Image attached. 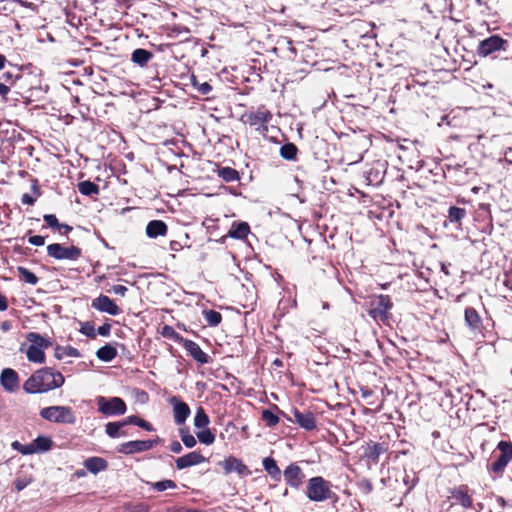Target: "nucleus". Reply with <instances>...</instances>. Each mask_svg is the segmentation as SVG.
I'll use <instances>...</instances> for the list:
<instances>
[{"label": "nucleus", "mask_w": 512, "mask_h": 512, "mask_svg": "<svg viewBox=\"0 0 512 512\" xmlns=\"http://www.w3.org/2000/svg\"><path fill=\"white\" fill-rule=\"evenodd\" d=\"M65 382L60 372L45 367L35 371L23 384V390L29 394L45 393L61 387Z\"/></svg>", "instance_id": "1"}, {"label": "nucleus", "mask_w": 512, "mask_h": 512, "mask_svg": "<svg viewBox=\"0 0 512 512\" xmlns=\"http://www.w3.org/2000/svg\"><path fill=\"white\" fill-rule=\"evenodd\" d=\"M7 307L8 304L6 297L0 294V311H5Z\"/></svg>", "instance_id": "57"}, {"label": "nucleus", "mask_w": 512, "mask_h": 512, "mask_svg": "<svg viewBox=\"0 0 512 512\" xmlns=\"http://www.w3.org/2000/svg\"><path fill=\"white\" fill-rule=\"evenodd\" d=\"M218 176L226 182H233L239 179L238 172L231 167H222L218 169Z\"/></svg>", "instance_id": "32"}, {"label": "nucleus", "mask_w": 512, "mask_h": 512, "mask_svg": "<svg viewBox=\"0 0 512 512\" xmlns=\"http://www.w3.org/2000/svg\"><path fill=\"white\" fill-rule=\"evenodd\" d=\"M26 486H27V482L22 481V480H18V481L15 483V487H16V489H17L18 491L23 490Z\"/></svg>", "instance_id": "59"}, {"label": "nucleus", "mask_w": 512, "mask_h": 512, "mask_svg": "<svg viewBox=\"0 0 512 512\" xmlns=\"http://www.w3.org/2000/svg\"><path fill=\"white\" fill-rule=\"evenodd\" d=\"M107 466V461L101 457H90L84 462V467L93 474L104 471Z\"/></svg>", "instance_id": "23"}, {"label": "nucleus", "mask_w": 512, "mask_h": 512, "mask_svg": "<svg viewBox=\"0 0 512 512\" xmlns=\"http://www.w3.org/2000/svg\"><path fill=\"white\" fill-rule=\"evenodd\" d=\"M19 78V74H14L12 71H5L2 73L0 79L8 84H13Z\"/></svg>", "instance_id": "47"}, {"label": "nucleus", "mask_w": 512, "mask_h": 512, "mask_svg": "<svg viewBox=\"0 0 512 512\" xmlns=\"http://www.w3.org/2000/svg\"><path fill=\"white\" fill-rule=\"evenodd\" d=\"M53 446V441L51 438L46 436H38L31 442V447L34 453L46 452L50 450Z\"/></svg>", "instance_id": "26"}, {"label": "nucleus", "mask_w": 512, "mask_h": 512, "mask_svg": "<svg viewBox=\"0 0 512 512\" xmlns=\"http://www.w3.org/2000/svg\"><path fill=\"white\" fill-rule=\"evenodd\" d=\"M80 332L90 338L96 337V330L91 322L81 323Z\"/></svg>", "instance_id": "45"}, {"label": "nucleus", "mask_w": 512, "mask_h": 512, "mask_svg": "<svg viewBox=\"0 0 512 512\" xmlns=\"http://www.w3.org/2000/svg\"><path fill=\"white\" fill-rule=\"evenodd\" d=\"M40 416L49 421L58 424H74L76 422V415L73 409L69 406H49L40 410Z\"/></svg>", "instance_id": "3"}, {"label": "nucleus", "mask_w": 512, "mask_h": 512, "mask_svg": "<svg viewBox=\"0 0 512 512\" xmlns=\"http://www.w3.org/2000/svg\"><path fill=\"white\" fill-rule=\"evenodd\" d=\"M78 190L81 194L86 196L98 195L99 187L91 181H82L78 183Z\"/></svg>", "instance_id": "30"}, {"label": "nucleus", "mask_w": 512, "mask_h": 512, "mask_svg": "<svg viewBox=\"0 0 512 512\" xmlns=\"http://www.w3.org/2000/svg\"><path fill=\"white\" fill-rule=\"evenodd\" d=\"M96 356L101 361L110 362L117 356V349L110 344H106L97 350Z\"/></svg>", "instance_id": "27"}, {"label": "nucleus", "mask_w": 512, "mask_h": 512, "mask_svg": "<svg viewBox=\"0 0 512 512\" xmlns=\"http://www.w3.org/2000/svg\"><path fill=\"white\" fill-rule=\"evenodd\" d=\"M110 330V324L105 323L97 329L96 334L107 337L110 334Z\"/></svg>", "instance_id": "50"}, {"label": "nucleus", "mask_w": 512, "mask_h": 512, "mask_svg": "<svg viewBox=\"0 0 512 512\" xmlns=\"http://www.w3.org/2000/svg\"><path fill=\"white\" fill-rule=\"evenodd\" d=\"M0 384L7 392H14L19 386L18 374L11 368H5L0 375Z\"/></svg>", "instance_id": "17"}, {"label": "nucleus", "mask_w": 512, "mask_h": 512, "mask_svg": "<svg viewBox=\"0 0 512 512\" xmlns=\"http://www.w3.org/2000/svg\"><path fill=\"white\" fill-rule=\"evenodd\" d=\"M98 410L105 415H122L126 412V404L119 397H112L106 399L99 397L97 399Z\"/></svg>", "instance_id": "8"}, {"label": "nucleus", "mask_w": 512, "mask_h": 512, "mask_svg": "<svg viewBox=\"0 0 512 512\" xmlns=\"http://www.w3.org/2000/svg\"><path fill=\"white\" fill-rule=\"evenodd\" d=\"M11 446L14 450L20 452L23 455L33 454V449L31 447V443H29L27 445H23L19 441H14Z\"/></svg>", "instance_id": "44"}, {"label": "nucleus", "mask_w": 512, "mask_h": 512, "mask_svg": "<svg viewBox=\"0 0 512 512\" xmlns=\"http://www.w3.org/2000/svg\"><path fill=\"white\" fill-rule=\"evenodd\" d=\"M332 496L331 484L321 476L312 477L307 484V497L314 502H323Z\"/></svg>", "instance_id": "4"}, {"label": "nucleus", "mask_w": 512, "mask_h": 512, "mask_svg": "<svg viewBox=\"0 0 512 512\" xmlns=\"http://www.w3.org/2000/svg\"><path fill=\"white\" fill-rule=\"evenodd\" d=\"M261 418L268 427H274L279 423V417L271 410H263Z\"/></svg>", "instance_id": "39"}, {"label": "nucleus", "mask_w": 512, "mask_h": 512, "mask_svg": "<svg viewBox=\"0 0 512 512\" xmlns=\"http://www.w3.org/2000/svg\"><path fill=\"white\" fill-rule=\"evenodd\" d=\"M47 254L56 260L77 261L81 257L82 251L77 246H63L59 243H53L47 246Z\"/></svg>", "instance_id": "6"}, {"label": "nucleus", "mask_w": 512, "mask_h": 512, "mask_svg": "<svg viewBox=\"0 0 512 512\" xmlns=\"http://www.w3.org/2000/svg\"><path fill=\"white\" fill-rule=\"evenodd\" d=\"M210 423L208 415L202 407H199L194 417V425L196 428H205Z\"/></svg>", "instance_id": "35"}, {"label": "nucleus", "mask_w": 512, "mask_h": 512, "mask_svg": "<svg viewBox=\"0 0 512 512\" xmlns=\"http://www.w3.org/2000/svg\"><path fill=\"white\" fill-rule=\"evenodd\" d=\"M203 316L207 324L210 326H217L222 321V315L215 310H204Z\"/></svg>", "instance_id": "36"}, {"label": "nucleus", "mask_w": 512, "mask_h": 512, "mask_svg": "<svg viewBox=\"0 0 512 512\" xmlns=\"http://www.w3.org/2000/svg\"><path fill=\"white\" fill-rule=\"evenodd\" d=\"M161 335L165 338H169L174 340L177 343L182 344L185 338H183L179 333L175 331L172 326L165 325L162 327Z\"/></svg>", "instance_id": "37"}, {"label": "nucleus", "mask_w": 512, "mask_h": 512, "mask_svg": "<svg viewBox=\"0 0 512 512\" xmlns=\"http://www.w3.org/2000/svg\"><path fill=\"white\" fill-rule=\"evenodd\" d=\"M219 465L223 467L226 474L236 472L239 475H244L248 473L247 466L243 464V462L240 459L235 458L233 456H230L225 460L221 461Z\"/></svg>", "instance_id": "18"}, {"label": "nucleus", "mask_w": 512, "mask_h": 512, "mask_svg": "<svg viewBox=\"0 0 512 512\" xmlns=\"http://www.w3.org/2000/svg\"><path fill=\"white\" fill-rule=\"evenodd\" d=\"M283 476L288 485L293 488H298L303 479V473L299 466L290 464L283 472Z\"/></svg>", "instance_id": "19"}, {"label": "nucleus", "mask_w": 512, "mask_h": 512, "mask_svg": "<svg viewBox=\"0 0 512 512\" xmlns=\"http://www.w3.org/2000/svg\"><path fill=\"white\" fill-rule=\"evenodd\" d=\"M393 303L388 295H378L370 301L368 315L375 321L386 322L389 319V311Z\"/></svg>", "instance_id": "5"}, {"label": "nucleus", "mask_w": 512, "mask_h": 512, "mask_svg": "<svg viewBox=\"0 0 512 512\" xmlns=\"http://www.w3.org/2000/svg\"><path fill=\"white\" fill-rule=\"evenodd\" d=\"M18 275L22 280L31 285H36L39 281L38 277L25 267H17Z\"/></svg>", "instance_id": "34"}, {"label": "nucleus", "mask_w": 512, "mask_h": 512, "mask_svg": "<svg viewBox=\"0 0 512 512\" xmlns=\"http://www.w3.org/2000/svg\"><path fill=\"white\" fill-rule=\"evenodd\" d=\"M197 437L201 443L206 445H211L215 441V435L210 431V429H204L197 432Z\"/></svg>", "instance_id": "41"}, {"label": "nucleus", "mask_w": 512, "mask_h": 512, "mask_svg": "<svg viewBox=\"0 0 512 512\" xmlns=\"http://www.w3.org/2000/svg\"><path fill=\"white\" fill-rule=\"evenodd\" d=\"M12 328V323L10 321H4L1 323V330L3 332H8Z\"/></svg>", "instance_id": "58"}, {"label": "nucleus", "mask_w": 512, "mask_h": 512, "mask_svg": "<svg viewBox=\"0 0 512 512\" xmlns=\"http://www.w3.org/2000/svg\"><path fill=\"white\" fill-rule=\"evenodd\" d=\"M453 498H455L462 507L468 509L472 507V498L468 495L467 489L460 487L453 492Z\"/></svg>", "instance_id": "29"}, {"label": "nucleus", "mask_w": 512, "mask_h": 512, "mask_svg": "<svg viewBox=\"0 0 512 512\" xmlns=\"http://www.w3.org/2000/svg\"><path fill=\"white\" fill-rule=\"evenodd\" d=\"M155 441L153 440H135L121 444L119 452L125 454H132L143 452L153 448Z\"/></svg>", "instance_id": "13"}, {"label": "nucleus", "mask_w": 512, "mask_h": 512, "mask_svg": "<svg viewBox=\"0 0 512 512\" xmlns=\"http://www.w3.org/2000/svg\"><path fill=\"white\" fill-rule=\"evenodd\" d=\"M250 233V227L246 222L234 223L228 232V236L235 239H245Z\"/></svg>", "instance_id": "25"}, {"label": "nucleus", "mask_w": 512, "mask_h": 512, "mask_svg": "<svg viewBox=\"0 0 512 512\" xmlns=\"http://www.w3.org/2000/svg\"><path fill=\"white\" fill-rule=\"evenodd\" d=\"M63 355L64 354H63L62 348L58 347L56 349V353H55L56 358L61 359L63 357Z\"/></svg>", "instance_id": "64"}, {"label": "nucleus", "mask_w": 512, "mask_h": 512, "mask_svg": "<svg viewBox=\"0 0 512 512\" xmlns=\"http://www.w3.org/2000/svg\"><path fill=\"white\" fill-rule=\"evenodd\" d=\"M169 403L173 406V416L177 425L185 423L189 417L191 411L185 402L181 401L177 396H173L169 399Z\"/></svg>", "instance_id": "11"}, {"label": "nucleus", "mask_w": 512, "mask_h": 512, "mask_svg": "<svg viewBox=\"0 0 512 512\" xmlns=\"http://www.w3.org/2000/svg\"><path fill=\"white\" fill-rule=\"evenodd\" d=\"M126 425V422H109L105 426V431L107 435L111 438H116L124 435V432H121V428Z\"/></svg>", "instance_id": "31"}, {"label": "nucleus", "mask_w": 512, "mask_h": 512, "mask_svg": "<svg viewBox=\"0 0 512 512\" xmlns=\"http://www.w3.org/2000/svg\"><path fill=\"white\" fill-rule=\"evenodd\" d=\"M62 351H63L64 355L69 356V357H80L81 356L80 352L76 348L71 347V346L62 348Z\"/></svg>", "instance_id": "49"}, {"label": "nucleus", "mask_w": 512, "mask_h": 512, "mask_svg": "<svg viewBox=\"0 0 512 512\" xmlns=\"http://www.w3.org/2000/svg\"><path fill=\"white\" fill-rule=\"evenodd\" d=\"M387 447L384 443H371L365 449V457L374 463H377L381 454L386 452Z\"/></svg>", "instance_id": "22"}, {"label": "nucleus", "mask_w": 512, "mask_h": 512, "mask_svg": "<svg viewBox=\"0 0 512 512\" xmlns=\"http://www.w3.org/2000/svg\"><path fill=\"white\" fill-rule=\"evenodd\" d=\"M137 426H139L147 431L153 430V427L151 426V424L141 418H139Z\"/></svg>", "instance_id": "53"}, {"label": "nucleus", "mask_w": 512, "mask_h": 512, "mask_svg": "<svg viewBox=\"0 0 512 512\" xmlns=\"http://www.w3.org/2000/svg\"><path fill=\"white\" fill-rule=\"evenodd\" d=\"M6 63V57L0 53V70L4 68Z\"/></svg>", "instance_id": "62"}, {"label": "nucleus", "mask_w": 512, "mask_h": 512, "mask_svg": "<svg viewBox=\"0 0 512 512\" xmlns=\"http://www.w3.org/2000/svg\"><path fill=\"white\" fill-rule=\"evenodd\" d=\"M91 306L101 312H105L109 315H118L120 313L119 307L106 295H100L95 298Z\"/></svg>", "instance_id": "12"}, {"label": "nucleus", "mask_w": 512, "mask_h": 512, "mask_svg": "<svg viewBox=\"0 0 512 512\" xmlns=\"http://www.w3.org/2000/svg\"><path fill=\"white\" fill-rule=\"evenodd\" d=\"M138 420H139V417L137 416H129L127 417L125 420H123L122 422H126V425L127 424H134V425H137L138 423Z\"/></svg>", "instance_id": "56"}, {"label": "nucleus", "mask_w": 512, "mask_h": 512, "mask_svg": "<svg viewBox=\"0 0 512 512\" xmlns=\"http://www.w3.org/2000/svg\"><path fill=\"white\" fill-rule=\"evenodd\" d=\"M508 48V41L498 35H492L480 41L477 53L479 56L487 57L496 51H506Z\"/></svg>", "instance_id": "7"}, {"label": "nucleus", "mask_w": 512, "mask_h": 512, "mask_svg": "<svg viewBox=\"0 0 512 512\" xmlns=\"http://www.w3.org/2000/svg\"><path fill=\"white\" fill-rule=\"evenodd\" d=\"M185 350L189 355L201 364H207L210 361V357L206 354L201 347L192 340L185 339L182 343Z\"/></svg>", "instance_id": "15"}, {"label": "nucleus", "mask_w": 512, "mask_h": 512, "mask_svg": "<svg viewBox=\"0 0 512 512\" xmlns=\"http://www.w3.org/2000/svg\"><path fill=\"white\" fill-rule=\"evenodd\" d=\"M153 58V53L142 48L135 49L131 54L133 63L140 67H144Z\"/></svg>", "instance_id": "24"}, {"label": "nucleus", "mask_w": 512, "mask_h": 512, "mask_svg": "<svg viewBox=\"0 0 512 512\" xmlns=\"http://www.w3.org/2000/svg\"><path fill=\"white\" fill-rule=\"evenodd\" d=\"M167 230V225L161 220H152L146 226V234L149 238L164 236Z\"/></svg>", "instance_id": "21"}, {"label": "nucleus", "mask_w": 512, "mask_h": 512, "mask_svg": "<svg viewBox=\"0 0 512 512\" xmlns=\"http://www.w3.org/2000/svg\"><path fill=\"white\" fill-rule=\"evenodd\" d=\"M263 467L265 471L275 480L279 481L281 478V470L273 458L266 457L263 460Z\"/></svg>", "instance_id": "28"}, {"label": "nucleus", "mask_w": 512, "mask_h": 512, "mask_svg": "<svg viewBox=\"0 0 512 512\" xmlns=\"http://www.w3.org/2000/svg\"><path fill=\"white\" fill-rule=\"evenodd\" d=\"M10 91V88L8 85L4 83H0V95L5 97Z\"/></svg>", "instance_id": "55"}, {"label": "nucleus", "mask_w": 512, "mask_h": 512, "mask_svg": "<svg viewBox=\"0 0 512 512\" xmlns=\"http://www.w3.org/2000/svg\"><path fill=\"white\" fill-rule=\"evenodd\" d=\"M170 450L173 452V453H180L182 451V445L180 442L178 441H174L171 443L170 445Z\"/></svg>", "instance_id": "54"}, {"label": "nucleus", "mask_w": 512, "mask_h": 512, "mask_svg": "<svg viewBox=\"0 0 512 512\" xmlns=\"http://www.w3.org/2000/svg\"><path fill=\"white\" fill-rule=\"evenodd\" d=\"M293 419L291 421H294L297 423L301 428L311 431L316 428V419L312 412L310 411H304L301 412L297 409H295L293 412Z\"/></svg>", "instance_id": "14"}, {"label": "nucleus", "mask_w": 512, "mask_h": 512, "mask_svg": "<svg viewBox=\"0 0 512 512\" xmlns=\"http://www.w3.org/2000/svg\"><path fill=\"white\" fill-rule=\"evenodd\" d=\"M44 221L47 223L48 226L51 228L60 229V223L58 222V219L53 214H46L43 216Z\"/></svg>", "instance_id": "46"}, {"label": "nucleus", "mask_w": 512, "mask_h": 512, "mask_svg": "<svg viewBox=\"0 0 512 512\" xmlns=\"http://www.w3.org/2000/svg\"><path fill=\"white\" fill-rule=\"evenodd\" d=\"M180 436L183 444L187 448H193L197 443L195 437L192 434H190L188 429L186 428L180 429Z\"/></svg>", "instance_id": "40"}, {"label": "nucleus", "mask_w": 512, "mask_h": 512, "mask_svg": "<svg viewBox=\"0 0 512 512\" xmlns=\"http://www.w3.org/2000/svg\"><path fill=\"white\" fill-rule=\"evenodd\" d=\"M192 84L202 95H207L212 91V86L208 82L198 83L196 77H192Z\"/></svg>", "instance_id": "42"}, {"label": "nucleus", "mask_w": 512, "mask_h": 512, "mask_svg": "<svg viewBox=\"0 0 512 512\" xmlns=\"http://www.w3.org/2000/svg\"><path fill=\"white\" fill-rule=\"evenodd\" d=\"M298 149L293 143H286L280 148V155L285 160H294L296 158Z\"/></svg>", "instance_id": "33"}, {"label": "nucleus", "mask_w": 512, "mask_h": 512, "mask_svg": "<svg viewBox=\"0 0 512 512\" xmlns=\"http://www.w3.org/2000/svg\"><path fill=\"white\" fill-rule=\"evenodd\" d=\"M64 230V233L67 234L68 232H70L72 230V227L67 225V224H60V231L61 230Z\"/></svg>", "instance_id": "61"}, {"label": "nucleus", "mask_w": 512, "mask_h": 512, "mask_svg": "<svg viewBox=\"0 0 512 512\" xmlns=\"http://www.w3.org/2000/svg\"><path fill=\"white\" fill-rule=\"evenodd\" d=\"M247 122L251 126H258L257 130L266 133L268 131L267 124L272 119V113L264 106L259 107L256 111L246 115Z\"/></svg>", "instance_id": "9"}, {"label": "nucleus", "mask_w": 512, "mask_h": 512, "mask_svg": "<svg viewBox=\"0 0 512 512\" xmlns=\"http://www.w3.org/2000/svg\"><path fill=\"white\" fill-rule=\"evenodd\" d=\"M21 201L23 204L32 205V204H34L36 199L34 197H32L31 195L25 193L22 195Z\"/></svg>", "instance_id": "52"}, {"label": "nucleus", "mask_w": 512, "mask_h": 512, "mask_svg": "<svg viewBox=\"0 0 512 512\" xmlns=\"http://www.w3.org/2000/svg\"><path fill=\"white\" fill-rule=\"evenodd\" d=\"M176 486V483L172 480H162L153 484V488L159 492L166 489H174Z\"/></svg>", "instance_id": "43"}, {"label": "nucleus", "mask_w": 512, "mask_h": 512, "mask_svg": "<svg viewBox=\"0 0 512 512\" xmlns=\"http://www.w3.org/2000/svg\"><path fill=\"white\" fill-rule=\"evenodd\" d=\"M361 392H362V397L366 398V399L370 398L373 394V392L370 389H362Z\"/></svg>", "instance_id": "60"}, {"label": "nucleus", "mask_w": 512, "mask_h": 512, "mask_svg": "<svg viewBox=\"0 0 512 512\" xmlns=\"http://www.w3.org/2000/svg\"><path fill=\"white\" fill-rule=\"evenodd\" d=\"M441 271H442L443 273H445L446 275H449L450 273H449V270H448V264H446V263H442V264H441Z\"/></svg>", "instance_id": "63"}, {"label": "nucleus", "mask_w": 512, "mask_h": 512, "mask_svg": "<svg viewBox=\"0 0 512 512\" xmlns=\"http://www.w3.org/2000/svg\"><path fill=\"white\" fill-rule=\"evenodd\" d=\"M498 449L500 451V455L491 464V470L494 473H501L512 460V444L510 442L500 441Z\"/></svg>", "instance_id": "10"}, {"label": "nucleus", "mask_w": 512, "mask_h": 512, "mask_svg": "<svg viewBox=\"0 0 512 512\" xmlns=\"http://www.w3.org/2000/svg\"><path fill=\"white\" fill-rule=\"evenodd\" d=\"M466 215V210L460 207H450L448 217L451 222H460Z\"/></svg>", "instance_id": "38"}, {"label": "nucleus", "mask_w": 512, "mask_h": 512, "mask_svg": "<svg viewBox=\"0 0 512 512\" xmlns=\"http://www.w3.org/2000/svg\"><path fill=\"white\" fill-rule=\"evenodd\" d=\"M111 291L117 295L125 296L128 289L124 285H114Z\"/></svg>", "instance_id": "51"}, {"label": "nucleus", "mask_w": 512, "mask_h": 512, "mask_svg": "<svg viewBox=\"0 0 512 512\" xmlns=\"http://www.w3.org/2000/svg\"><path fill=\"white\" fill-rule=\"evenodd\" d=\"M464 319H465L466 326L472 332H477L480 330V328L482 326V320H481V317L479 316L478 312L474 308L467 307L465 309Z\"/></svg>", "instance_id": "20"}, {"label": "nucleus", "mask_w": 512, "mask_h": 512, "mask_svg": "<svg viewBox=\"0 0 512 512\" xmlns=\"http://www.w3.org/2000/svg\"><path fill=\"white\" fill-rule=\"evenodd\" d=\"M206 461V458L199 452L193 451L176 459V467L179 470L199 465Z\"/></svg>", "instance_id": "16"}, {"label": "nucleus", "mask_w": 512, "mask_h": 512, "mask_svg": "<svg viewBox=\"0 0 512 512\" xmlns=\"http://www.w3.org/2000/svg\"><path fill=\"white\" fill-rule=\"evenodd\" d=\"M26 339L30 344L27 346L23 343L20 347V351L26 354V357L30 362L39 364L44 363V350L51 345L50 340L36 332H29L26 335Z\"/></svg>", "instance_id": "2"}, {"label": "nucleus", "mask_w": 512, "mask_h": 512, "mask_svg": "<svg viewBox=\"0 0 512 512\" xmlns=\"http://www.w3.org/2000/svg\"><path fill=\"white\" fill-rule=\"evenodd\" d=\"M28 242L31 245L43 246L45 244V238L43 236H40V235H34V236H30L29 237Z\"/></svg>", "instance_id": "48"}]
</instances>
